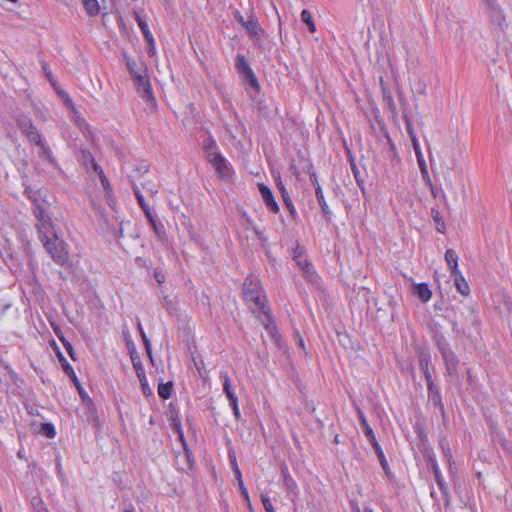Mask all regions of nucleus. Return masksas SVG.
<instances>
[{"mask_svg": "<svg viewBox=\"0 0 512 512\" xmlns=\"http://www.w3.org/2000/svg\"><path fill=\"white\" fill-rule=\"evenodd\" d=\"M82 420L91 424L95 430L100 429V421L97 413V408L93 401H88V404L83 405L80 413Z\"/></svg>", "mask_w": 512, "mask_h": 512, "instance_id": "nucleus-7", "label": "nucleus"}, {"mask_svg": "<svg viewBox=\"0 0 512 512\" xmlns=\"http://www.w3.org/2000/svg\"><path fill=\"white\" fill-rule=\"evenodd\" d=\"M277 188L281 193V198H282L284 206L289 211L291 218L295 220L297 217L296 209H295L294 204L291 200V197H290V195L280 177H278V179H277Z\"/></svg>", "mask_w": 512, "mask_h": 512, "instance_id": "nucleus-13", "label": "nucleus"}, {"mask_svg": "<svg viewBox=\"0 0 512 512\" xmlns=\"http://www.w3.org/2000/svg\"><path fill=\"white\" fill-rule=\"evenodd\" d=\"M133 80L141 98L147 103L151 111L154 110L156 108V99L153 95L147 72L137 75Z\"/></svg>", "mask_w": 512, "mask_h": 512, "instance_id": "nucleus-4", "label": "nucleus"}, {"mask_svg": "<svg viewBox=\"0 0 512 512\" xmlns=\"http://www.w3.org/2000/svg\"><path fill=\"white\" fill-rule=\"evenodd\" d=\"M81 157H82V160H83L85 166H87L88 163L91 164V163H94V161H95L94 156L87 149H84L81 151Z\"/></svg>", "mask_w": 512, "mask_h": 512, "instance_id": "nucleus-58", "label": "nucleus"}, {"mask_svg": "<svg viewBox=\"0 0 512 512\" xmlns=\"http://www.w3.org/2000/svg\"><path fill=\"white\" fill-rule=\"evenodd\" d=\"M46 204L47 203H41L33 207V214L36 217L37 221L43 219L44 217L49 216V214L47 213Z\"/></svg>", "mask_w": 512, "mask_h": 512, "instance_id": "nucleus-46", "label": "nucleus"}, {"mask_svg": "<svg viewBox=\"0 0 512 512\" xmlns=\"http://www.w3.org/2000/svg\"><path fill=\"white\" fill-rule=\"evenodd\" d=\"M139 379V382H140V386H141V389H142V392L144 395L146 396H149L152 394V391L149 387V384H148V381H147V378H146V374L142 375L141 377H137Z\"/></svg>", "mask_w": 512, "mask_h": 512, "instance_id": "nucleus-52", "label": "nucleus"}, {"mask_svg": "<svg viewBox=\"0 0 512 512\" xmlns=\"http://www.w3.org/2000/svg\"><path fill=\"white\" fill-rule=\"evenodd\" d=\"M41 242L56 264L60 266L67 264L69 254L66 243L62 239L53 234V236H44Z\"/></svg>", "mask_w": 512, "mask_h": 512, "instance_id": "nucleus-2", "label": "nucleus"}, {"mask_svg": "<svg viewBox=\"0 0 512 512\" xmlns=\"http://www.w3.org/2000/svg\"><path fill=\"white\" fill-rule=\"evenodd\" d=\"M24 194L32 202L33 207L37 204L47 203L46 196L41 189H34L32 187H26Z\"/></svg>", "mask_w": 512, "mask_h": 512, "instance_id": "nucleus-18", "label": "nucleus"}, {"mask_svg": "<svg viewBox=\"0 0 512 512\" xmlns=\"http://www.w3.org/2000/svg\"><path fill=\"white\" fill-rule=\"evenodd\" d=\"M451 277L454 280V284L458 292H460L464 296L469 295L470 288L462 273L460 271L455 272L451 274Z\"/></svg>", "mask_w": 512, "mask_h": 512, "instance_id": "nucleus-19", "label": "nucleus"}, {"mask_svg": "<svg viewBox=\"0 0 512 512\" xmlns=\"http://www.w3.org/2000/svg\"><path fill=\"white\" fill-rule=\"evenodd\" d=\"M417 162H418V166H419V169H420L421 176H422L423 180L425 181V183H430L431 178H430V175H429L428 168H427L426 162L424 160V157L417 158Z\"/></svg>", "mask_w": 512, "mask_h": 512, "instance_id": "nucleus-47", "label": "nucleus"}, {"mask_svg": "<svg viewBox=\"0 0 512 512\" xmlns=\"http://www.w3.org/2000/svg\"><path fill=\"white\" fill-rule=\"evenodd\" d=\"M426 384L428 400L433 404L435 408L439 410L442 417H445V407L442 401V395L439 386L436 385L433 380L426 382Z\"/></svg>", "mask_w": 512, "mask_h": 512, "instance_id": "nucleus-8", "label": "nucleus"}, {"mask_svg": "<svg viewBox=\"0 0 512 512\" xmlns=\"http://www.w3.org/2000/svg\"><path fill=\"white\" fill-rule=\"evenodd\" d=\"M250 98L253 104V107L258 110L259 113L263 115L268 114V107L265 102L264 95L260 92H255V94H250Z\"/></svg>", "mask_w": 512, "mask_h": 512, "instance_id": "nucleus-23", "label": "nucleus"}, {"mask_svg": "<svg viewBox=\"0 0 512 512\" xmlns=\"http://www.w3.org/2000/svg\"><path fill=\"white\" fill-rule=\"evenodd\" d=\"M413 291L418 296V298L424 303L428 302L432 297V291L430 290L429 286L424 282L415 284Z\"/></svg>", "mask_w": 512, "mask_h": 512, "instance_id": "nucleus-22", "label": "nucleus"}, {"mask_svg": "<svg viewBox=\"0 0 512 512\" xmlns=\"http://www.w3.org/2000/svg\"><path fill=\"white\" fill-rule=\"evenodd\" d=\"M17 124L20 131L30 142H33L34 144L41 142L42 136L30 118L22 116L17 120Z\"/></svg>", "mask_w": 512, "mask_h": 512, "instance_id": "nucleus-6", "label": "nucleus"}, {"mask_svg": "<svg viewBox=\"0 0 512 512\" xmlns=\"http://www.w3.org/2000/svg\"><path fill=\"white\" fill-rule=\"evenodd\" d=\"M235 68L237 72L243 76L249 72L252 68L250 67L246 57L242 54H238L235 59Z\"/></svg>", "mask_w": 512, "mask_h": 512, "instance_id": "nucleus-32", "label": "nucleus"}, {"mask_svg": "<svg viewBox=\"0 0 512 512\" xmlns=\"http://www.w3.org/2000/svg\"><path fill=\"white\" fill-rule=\"evenodd\" d=\"M125 58L127 69L133 79H135L137 75L147 72V68L144 63H137L135 60L126 56Z\"/></svg>", "mask_w": 512, "mask_h": 512, "instance_id": "nucleus-21", "label": "nucleus"}, {"mask_svg": "<svg viewBox=\"0 0 512 512\" xmlns=\"http://www.w3.org/2000/svg\"><path fill=\"white\" fill-rule=\"evenodd\" d=\"M445 261L450 269V273L453 274L455 272L460 271L458 269V255L453 249H447L445 252Z\"/></svg>", "mask_w": 512, "mask_h": 512, "instance_id": "nucleus-28", "label": "nucleus"}, {"mask_svg": "<svg viewBox=\"0 0 512 512\" xmlns=\"http://www.w3.org/2000/svg\"><path fill=\"white\" fill-rule=\"evenodd\" d=\"M261 501L267 512H275L271 500L266 494L261 493Z\"/></svg>", "mask_w": 512, "mask_h": 512, "instance_id": "nucleus-57", "label": "nucleus"}, {"mask_svg": "<svg viewBox=\"0 0 512 512\" xmlns=\"http://www.w3.org/2000/svg\"><path fill=\"white\" fill-rule=\"evenodd\" d=\"M134 17H135V20L143 34V37L146 38L150 35H152L151 31L149 30V27H148V24L146 22V20L144 19V17H142L140 15L139 12L135 11L134 12Z\"/></svg>", "mask_w": 512, "mask_h": 512, "instance_id": "nucleus-39", "label": "nucleus"}, {"mask_svg": "<svg viewBox=\"0 0 512 512\" xmlns=\"http://www.w3.org/2000/svg\"><path fill=\"white\" fill-rule=\"evenodd\" d=\"M361 429H362L364 435L367 437L370 444L372 445V447L376 446L378 444V441H377L374 431L371 428V426L369 425V423L363 421V425L361 426Z\"/></svg>", "mask_w": 512, "mask_h": 512, "instance_id": "nucleus-42", "label": "nucleus"}, {"mask_svg": "<svg viewBox=\"0 0 512 512\" xmlns=\"http://www.w3.org/2000/svg\"><path fill=\"white\" fill-rule=\"evenodd\" d=\"M481 3L490 25L496 30L504 31L508 24L500 0H481Z\"/></svg>", "mask_w": 512, "mask_h": 512, "instance_id": "nucleus-3", "label": "nucleus"}, {"mask_svg": "<svg viewBox=\"0 0 512 512\" xmlns=\"http://www.w3.org/2000/svg\"><path fill=\"white\" fill-rule=\"evenodd\" d=\"M436 346L441 354L451 350L446 338L443 335H438L435 337Z\"/></svg>", "mask_w": 512, "mask_h": 512, "instance_id": "nucleus-48", "label": "nucleus"}, {"mask_svg": "<svg viewBox=\"0 0 512 512\" xmlns=\"http://www.w3.org/2000/svg\"><path fill=\"white\" fill-rule=\"evenodd\" d=\"M132 188H133L134 195L137 199V202H138L139 206L141 207L142 211L149 208V205L145 202L144 196L142 195L138 185L133 184Z\"/></svg>", "mask_w": 512, "mask_h": 512, "instance_id": "nucleus-49", "label": "nucleus"}, {"mask_svg": "<svg viewBox=\"0 0 512 512\" xmlns=\"http://www.w3.org/2000/svg\"><path fill=\"white\" fill-rule=\"evenodd\" d=\"M301 21L306 24L307 29L310 33H314L316 31L315 22L313 20L312 14L309 10H307V9L302 10Z\"/></svg>", "mask_w": 512, "mask_h": 512, "instance_id": "nucleus-36", "label": "nucleus"}, {"mask_svg": "<svg viewBox=\"0 0 512 512\" xmlns=\"http://www.w3.org/2000/svg\"><path fill=\"white\" fill-rule=\"evenodd\" d=\"M36 227L40 241L43 240L44 236H53V234H56L50 216L38 220Z\"/></svg>", "mask_w": 512, "mask_h": 512, "instance_id": "nucleus-16", "label": "nucleus"}, {"mask_svg": "<svg viewBox=\"0 0 512 512\" xmlns=\"http://www.w3.org/2000/svg\"><path fill=\"white\" fill-rule=\"evenodd\" d=\"M147 42V53L150 57H152L155 54V41L153 38V35H150L146 38H144Z\"/></svg>", "mask_w": 512, "mask_h": 512, "instance_id": "nucleus-55", "label": "nucleus"}, {"mask_svg": "<svg viewBox=\"0 0 512 512\" xmlns=\"http://www.w3.org/2000/svg\"><path fill=\"white\" fill-rule=\"evenodd\" d=\"M431 216L436 224V230L440 233H443L445 230V223L440 215V212L436 208H432Z\"/></svg>", "mask_w": 512, "mask_h": 512, "instance_id": "nucleus-43", "label": "nucleus"}, {"mask_svg": "<svg viewBox=\"0 0 512 512\" xmlns=\"http://www.w3.org/2000/svg\"><path fill=\"white\" fill-rule=\"evenodd\" d=\"M315 195H316V198H317V201L321 207V210H322V213H323V216L326 220H329L330 219V216H331V211L328 207V204L325 200V197H324V194H323V191H322V188L320 186V184H317L316 185V192H315Z\"/></svg>", "mask_w": 512, "mask_h": 512, "instance_id": "nucleus-26", "label": "nucleus"}, {"mask_svg": "<svg viewBox=\"0 0 512 512\" xmlns=\"http://www.w3.org/2000/svg\"><path fill=\"white\" fill-rule=\"evenodd\" d=\"M443 361L445 363V367L449 376L457 377L458 376V364L459 359L456 354L449 350L443 354H441Z\"/></svg>", "mask_w": 512, "mask_h": 512, "instance_id": "nucleus-11", "label": "nucleus"}, {"mask_svg": "<svg viewBox=\"0 0 512 512\" xmlns=\"http://www.w3.org/2000/svg\"><path fill=\"white\" fill-rule=\"evenodd\" d=\"M242 27L246 30L249 38L254 42L258 41L260 36L265 33L264 29L260 26L257 17L253 13H250Z\"/></svg>", "mask_w": 512, "mask_h": 512, "instance_id": "nucleus-9", "label": "nucleus"}, {"mask_svg": "<svg viewBox=\"0 0 512 512\" xmlns=\"http://www.w3.org/2000/svg\"><path fill=\"white\" fill-rule=\"evenodd\" d=\"M130 358H131V362H132V365L136 372L137 377H141L142 375H144L145 370L142 365V362H141L138 352H134V353L132 352L130 355Z\"/></svg>", "mask_w": 512, "mask_h": 512, "instance_id": "nucleus-38", "label": "nucleus"}, {"mask_svg": "<svg viewBox=\"0 0 512 512\" xmlns=\"http://www.w3.org/2000/svg\"><path fill=\"white\" fill-rule=\"evenodd\" d=\"M173 391V382L168 381L166 383H161L158 386V395L160 398L167 400L171 397Z\"/></svg>", "mask_w": 512, "mask_h": 512, "instance_id": "nucleus-37", "label": "nucleus"}, {"mask_svg": "<svg viewBox=\"0 0 512 512\" xmlns=\"http://www.w3.org/2000/svg\"><path fill=\"white\" fill-rule=\"evenodd\" d=\"M348 158H349L350 167H351L353 176L356 180V183L360 187L361 191L363 193H365L364 180L361 178L360 171L356 165L355 159L350 152H348Z\"/></svg>", "mask_w": 512, "mask_h": 512, "instance_id": "nucleus-31", "label": "nucleus"}, {"mask_svg": "<svg viewBox=\"0 0 512 512\" xmlns=\"http://www.w3.org/2000/svg\"><path fill=\"white\" fill-rule=\"evenodd\" d=\"M439 445H440V448L444 454V457L450 461V459L452 458V453H451V450H450V447H449V442L448 440L445 438V437H441L439 439Z\"/></svg>", "mask_w": 512, "mask_h": 512, "instance_id": "nucleus-50", "label": "nucleus"}, {"mask_svg": "<svg viewBox=\"0 0 512 512\" xmlns=\"http://www.w3.org/2000/svg\"><path fill=\"white\" fill-rule=\"evenodd\" d=\"M423 456L426 459L428 470L434 474L435 480H442L441 472L438 467L433 450L431 448L425 447L423 451Z\"/></svg>", "mask_w": 512, "mask_h": 512, "instance_id": "nucleus-14", "label": "nucleus"}, {"mask_svg": "<svg viewBox=\"0 0 512 512\" xmlns=\"http://www.w3.org/2000/svg\"><path fill=\"white\" fill-rule=\"evenodd\" d=\"M403 119L405 122L406 130H407V134L409 135V138L416 137V133L414 131L412 122H411L408 114L405 112L403 113Z\"/></svg>", "mask_w": 512, "mask_h": 512, "instance_id": "nucleus-53", "label": "nucleus"}, {"mask_svg": "<svg viewBox=\"0 0 512 512\" xmlns=\"http://www.w3.org/2000/svg\"><path fill=\"white\" fill-rule=\"evenodd\" d=\"M100 182L103 186V189H104V192H105V196H106V200H107V203L108 205L113 208L114 207V204H115V199L113 197V189H112V186L108 180V178L106 177L105 174H102L100 177Z\"/></svg>", "mask_w": 512, "mask_h": 512, "instance_id": "nucleus-27", "label": "nucleus"}, {"mask_svg": "<svg viewBox=\"0 0 512 512\" xmlns=\"http://www.w3.org/2000/svg\"><path fill=\"white\" fill-rule=\"evenodd\" d=\"M453 170L448 166H441L440 171L437 172L436 181L440 182V185L444 184L446 188L455 191L451 175Z\"/></svg>", "mask_w": 512, "mask_h": 512, "instance_id": "nucleus-17", "label": "nucleus"}, {"mask_svg": "<svg viewBox=\"0 0 512 512\" xmlns=\"http://www.w3.org/2000/svg\"><path fill=\"white\" fill-rule=\"evenodd\" d=\"M40 433L48 438H54L56 435V429L52 423L45 422L41 424Z\"/></svg>", "mask_w": 512, "mask_h": 512, "instance_id": "nucleus-45", "label": "nucleus"}, {"mask_svg": "<svg viewBox=\"0 0 512 512\" xmlns=\"http://www.w3.org/2000/svg\"><path fill=\"white\" fill-rule=\"evenodd\" d=\"M228 458H229V462H230L232 469L237 468L238 464H237L236 454L232 448H230L228 450Z\"/></svg>", "mask_w": 512, "mask_h": 512, "instance_id": "nucleus-62", "label": "nucleus"}, {"mask_svg": "<svg viewBox=\"0 0 512 512\" xmlns=\"http://www.w3.org/2000/svg\"><path fill=\"white\" fill-rule=\"evenodd\" d=\"M229 403H230V406L232 407L233 414H234L235 418L237 420H239L241 415H240V410H239V406H238V399L230 401Z\"/></svg>", "mask_w": 512, "mask_h": 512, "instance_id": "nucleus-63", "label": "nucleus"}, {"mask_svg": "<svg viewBox=\"0 0 512 512\" xmlns=\"http://www.w3.org/2000/svg\"><path fill=\"white\" fill-rule=\"evenodd\" d=\"M293 259L297 262V265L304 269L306 272L312 267L311 263L307 260L303 248L299 245L293 250Z\"/></svg>", "mask_w": 512, "mask_h": 512, "instance_id": "nucleus-20", "label": "nucleus"}, {"mask_svg": "<svg viewBox=\"0 0 512 512\" xmlns=\"http://www.w3.org/2000/svg\"><path fill=\"white\" fill-rule=\"evenodd\" d=\"M258 189H259V192L262 196V199L267 207V209L274 213V214H277L280 210L279 208V205L278 203L276 202L275 198H274V195H273V192L272 190L267 186L265 185L264 183H259L258 184Z\"/></svg>", "mask_w": 512, "mask_h": 512, "instance_id": "nucleus-10", "label": "nucleus"}, {"mask_svg": "<svg viewBox=\"0 0 512 512\" xmlns=\"http://www.w3.org/2000/svg\"><path fill=\"white\" fill-rule=\"evenodd\" d=\"M207 161L215 168L221 178L229 176L227 161L220 153L214 154L213 157L208 158Z\"/></svg>", "mask_w": 512, "mask_h": 512, "instance_id": "nucleus-12", "label": "nucleus"}, {"mask_svg": "<svg viewBox=\"0 0 512 512\" xmlns=\"http://www.w3.org/2000/svg\"><path fill=\"white\" fill-rule=\"evenodd\" d=\"M54 332L58 336L60 341L62 342V344L65 347L70 358L75 361L76 360V352H75L72 344L63 335H60L61 331H60L59 327H55Z\"/></svg>", "mask_w": 512, "mask_h": 512, "instance_id": "nucleus-34", "label": "nucleus"}, {"mask_svg": "<svg viewBox=\"0 0 512 512\" xmlns=\"http://www.w3.org/2000/svg\"><path fill=\"white\" fill-rule=\"evenodd\" d=\"M374 448V451L380 461V464L383 468V470L385 471V474L387 477H390L391 476V472H390V469H389V466H388V462L385 458V455H384V452L381 448V446L379 445V443L376 445V446H373Z\"/></svg>", "mask_w": 512, "mask_h": 512, "instance_id": "nucleus-35", "label": "nucleus"}, {"mask_svg": "<svg viewBox=\"0 0 512 512\" xmlns=\"http://www.w3.org/2000/svg\"><path fill=\"white\" fill-rule=\"evenodd\" d=\"M242 78H243L244 83L246 85H248L251 90H253L254 92L261 91L259 81L252 69L249 72H247L246 74H244L242 76Z\"/></svg>", "mask_w": 512, "mask_h": 512, "instance_id": "nucleus-30", "label": "nucleus"}, {"mask_svg": "<svg viewBox=\"0 0 512 512\" xmlns=\"http://www.w3.org/2000/svg\"><path fill=\"white\" fill-rule=\"evenodd\" d=\"M138 329H139L143 344L145 346L146 353L148 354L151 362H153L151 343H150V340L148 339V337L146 336L140 322H138Z\"/></svg>", "mask_w": 512, "mask_h": 512, "instance_id": "nucleus-44", "label": "nucleus"}, {"mask_svg": "<svg viewBox=\"0 0 512 512\" xmlns=\"http://www.w3.org/2000/svg\"><path fill=\"white\" fill-rule=\"evenodd\" d=\"M56 353H57L58 360H59L61 367H62L63 371L65 372V374L71 379L72 382H76L77 375H76L74 369L72 368V366L69 364V362L64 357L62 352H60L57 349Z\"/></svg>", "mask_w": 512, "mask_h": 512, "instance_id": "nucleus-25", "label": "nucleus"}, {"mask_svg": "<svg viewBox=\"0 0 512 512\" xmlns=\"http://www.w3.org/2000/svg\"><path fill=\"white\" fill-rule=\"evenodd\" d=\"M426 185L430 188L431 195L434 198L440 196L444 201H446V195L443 193L441 188L434 185L432 181H430V183H426Z\"/></svg>", "mask_w": 512, "mask_h": 512, "instance_id": "nucleus-51", "label": "nucleus"}, {"mask_svg": "<svg viewBox=\"0 0 512 512\" xmlns=\"http://www.w3.org/2000/svg\"><path fill=\"white\" fill-rule=\"evenodd\" d=\"M418 361H419V367L422 370L424 374V378L426 382L433 380L432 374L430 372L429 366L431 364V356L429 352L425 350H420L418 353Z\"/></svg>", "mask_w": 512, "mask_h": 512, "instance_id": "nucleus-15", "label": "nucleus"}, {"mask_svg": "<svg viewBox=\"0 0 512 512\" xmlns=\"http://www.w3.org/2000/svg\"><path fill=\"white\" fill-rule=\"evenodd\" d=\"M410 140L412 142V146H413L414 152L416 154V158H422L423 154L421 152V148H420V144H419V141L417 139V136L410 138Z\"/></svg>", "mask_w": 512, "mask_h": 512, "instance_id": "nucleus-59", "label": "nucleus"}, {"mask_svg": "<svg viewBox=\"0 0 512 512\" xmlns=\"http://www.w3.org/2000/svg\"><path fill=\"white\" fill-rule=\"evenodd\" d=\"M217 148V143L211 136L205 139L203 142V149L206 155V159L213 157L214 154H219V152H217Z\"/></svg>", "mask_w": 512, "mask_h": 512, "instance_id": "nucleus-33", "label": "nucleus"}, {"mask_svg": "<svg viewBox=\"0 0 512 512\" xmlns=\"http://www.w3.org/2000/svg\"><path fill=\"white\" fill-rule=\"evenodd\" d=\"M151 226H152L154 233H155L156 237L158 238V240H160L161 242H166L167 241V233H166V229H165L163 223L160 221H157L154 224H151Z\"/></svg>", "mask_w": 512, "mask_h": 512, "instance_id": "nucleus-41", "label": "nucleus"}, {"mask_svg": "<svg viewBox=\"0 0 512 512\" xmlns=\"http://www.w3.org/2000/svg\"><path fill=\"white\" fill-rule=\"evenodd\" d=\"M385 137L387 139V142L389 144V153H390V157L392 158H397V151H396V146L395 144L393 143V141L391 140L388 132H385Z\"/></svg>", "mask_w": 512, "mask_h": 512, "instance_id": "nucleus-60", "label": "nucleus"}, {"mask_svg": "<svg viewBox=\"0 0 512 512\" xmlns=\"http://www.w3.org/2000/svg\"><path fill=\"white\" fill-rule=\"evenodd\" d=\"M171 426L172 428L180 434V437L183 439L182 429H181V422L177 415L173 416L171 415Z\"/></svg>", "mask_w": 512, "mask_h": 512, "instance_id": "nucleus-56", "label": "nucleus"}, {"mask_svg": "<svg viewBox=\"0 0 512 512\" xmlns=\"http://www.w3.org/2000/svg\"><path fill=\"white\" fill-rule=\"evenodd\" d=\"M220 379L222 380L223 392L228 398L229 402L238 399L234 389L232 388L230 378L226 372H220Z\"/></svg>", "mask_w": 512, "mask_h": 512, "instance_id": "nucleus-24", "label": "nucleus"}, {"mask_svg": "<svg viewBox=\"0 0 512 512\" xmlns=\"http://www.w3.org/2000/svg\"><path fill=\"white\" fill-rule=\"evenodd\" d=\"M383 100L387 104V106L391 112L396 111L395 102L393 100L392 95L389 92H386V91L383 92Z\"/></svg>", "mask_w": 512, "mask_h": 512, "instance_id": "nucleus-54", "label": "nucleus"}, {"mask_svg": "<svg viewBox=\"0 0 512 512\" xmlns=\"http://www.w3.org/2000/svg\"><path fill=\"white\" fill-rule=\"evenodd\" d=\"M263 324L265 330L268 332V334L271 336L272 340L274 341L275 345L279 348L282 347V338L279 333L278 327L275 323L274 317L272 315L271 309L263 310L261 313V319H258Z\"/></svg>", "mask_w": 512, "mask_h": 512, "instance_id": "nucleus-5", "label": "nucleus"}, {"mask_svg": "<svg viewBox=\"0 0 512 512\" xmlns=\"http://www.w3.org/2000/svg\"><path fill=\"white\" fill-rule=\"evenodd\" d=\"M243 299L248 306V309L258 319H261L263 310L269 309L267 305V298L264 294L260 281L253 275H248L242 287Z\"/></svg>", "mask_w": 512, "mask_h": 512, "instance_id": "nucleus-1", "label": "nucleus"}, {"mask_svg": "<svg viewBox=\"0 0 512 512\" xmlns=\"http://www.w3.org/2000/svg\"><path fill=\"white\" fill-rule=\"evenodd\" d=\"M83 6L86 10V12L91 15L95 16L98 15L100 11V7L97 0H82Z\"/></svg>", "mask_w": 512, "mask_h": 512, "instance_id": "nucleus-40", "label": "nucleus"}, {"mask_svg": "<svg viewBox=\"0 0 512 512\" xmlns=\"http://www.w3.org/2000/svg\"><path fill=\"white\" fill-rule=\"evenodd\" d=\"M36 145L41 150L40 157H42L43 159L48 161V163L50 165H52L54 167L57 166V162H56L55 157L53 156L52 150L45 144L43 139L41 140L40 143H37Z\"/></svg>", "mask_w": 512, "mask_h": 512, "instance_id": "nucleus-29", "label": "nucleus"}, {"mask_svg": "<svg viewBox=\"0 0 512 512\" xmlns=\"http://www.w3.org/2000/svg\"><path fill=\"white\" fill-rule=\"evenodd\" d=\"M143 213L145 215V217L147 218L149 224H154L155 222H157L155 216L153 215L152 211H151V208H147L145 210H143Z\"/></svg>", "mask_w": 512, "mask_h": 512, "instance_id": "nucleus-64", "label": "nucleus"}, {"mask_svg": "<svg viewBox=\"0 0 512 512\" xmlns=\"http://www.w3.org/2000/svg\"><path fill=\"white\" fill-rule=\"evenodd\" d=\"M41 66L46 78L50 81V83L55 87V83L53 82L52 72L49 70L48 65L45 61H41Z\"/></svg>", "mask_w": 512, "mask_h": 512, "instance_id": "nucleus-61", "label": "nucleus"}]
</instances>
